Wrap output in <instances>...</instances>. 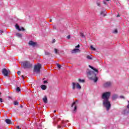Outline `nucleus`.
Returning <instances> with one entry per match:
<instances>
[{
    "mask_svg": "<svg viewBox=\"0 0 129 129\" xmlns=\"http://www.w3.org/2000/svg\"><path fill=\"white\" fill-rule=\"evenodd\" d=\"M111 86V83L110 82H107L104 84V87H109Z\"/></svg>",
    "mask_w": 129,
    "mask_h": 129,
    "instance_id": "obj_9",
    "label": "nucleus"
},
{
    "mask_svg": "<svg viewBox=\"0 0 129 129\" xmlns=\"http://www.w3.org/2000/svg\"><path fill=\"white\" fill-rule=\"evenodd\" d=\"M75 48H80V45L78 44L75 47Z\"/></svg>",
    "mask_w": 129,
    "mask_h": 129,
    "instance_id": "obj_28",
    "label": "nucleus"
},
{
    "mask_svg": "<svg viewBox=\"0 0 129 129\" xmlns=\"http://www.w3.org/2000/svg\"><path fill=\"white\" fill-rule=\"evenodd\" d=\"M89 67H90V68H91V69L94 70V71H95V72H98V70H97V69L94 68L93 67L89 66Z\"/></svg>",
    "mask_w": 129,
    "mask_h": 129,
    "instance_id": "obj_14",
    "label": "nucleus"
},
{
    "mask_svg": "<svg viewBox=\"0 0 129 129\" xmlns=\"http://www.w3.org/2000/svg\"><path fill=\"white\" fill-rule=\"evenodd\" d=\"M79 82H83V83L85 82L84 80H81L80 79H79Z\"/></svg>",
    "mask_w": 129,
    "mask_h": 129,
    "instance_id": "obj_24",
    "label": "nucleus"
},
{
    "mask_svg": "<svg viewBox=\"0 0 129 129\" xmlns=\"http://www.w3.org/2000/svg\"><path fill=\"white\" fill-rule=\"evenodd\" d=\"M103 103L105 107H106V110H109L110 109L111 104L108 100H103Z\"/></svg>",
    "mask_w": 129,
    "mask_h": 129,
    "instance_id": "obj_1",
    "label": "nucleus"
},
{
    "mask_svg": "<svg viewBox=\"0 0 129 129\" xmlns=\"http://www.w3.org/2000/svg\"><path fill=\"white\" fill-rule=\"evenodd\" d=\"M108 1H109V0H104L103 3H104V5H106V2H108Z\"/></svg>",
    "mask_w": 129,
    "mask_h": 129,
    "instance_id": "obj_25",
    "label": "nucleus"
},
{
    "mask_svg": "<svg viewBox=\"0 0 129 129\" xmlns=\"http://www.w3.org/2000/svg\"><path fill=\"white\" fill-rule=\"evenodd\" d=\"M57 128H61V125H58L57 126Z\"/></svg>",
    "mask_w": 129,
    "mask_h": 129,
    "instance_id": "obj_37",
    "label": "nucleus"
},
{
    "mask_svg": "<svg viewBox=\"0 0 129 129\" xmlns=\"http://www.w3.org/2000/svg\"><path fill=\"white\" fill-rule=\"evenodd\" d=\"M77 52H80V50H79V49L75 48L72 51V53H77Z\"/></svg>",
    "mask_w": 129,
    "mask_h": 129,
    "instance_id": "obj_11",
    "label": "nucleus"
},
{
    "mask_svg": "<svg viewBox=\"0 0 129 129\" xmlns=\"http://www.w3.org/2000/svg\"><path fill=\"white\" fill-rule=\"evenodd\" d=\"M17 74H18V75H20V74H21V71H18L17 72Z\"/></svg>",
    "mask_w": 129,
    "mask_h": 129,
    "instance_id": "obj_32",
    "label": "nucleus"
},
{
    "mask_svg": "<svg viewBox=\"0 0 129 129\" xmlns=\"http://www.w3.org/2000/svg\"><path fill=\"white\" fill-rule=\"evenodd\" d=\"M109 96H110V92H106L103 93L102 99H103V100H108V99H109Z\"/></svg>",
    "mask_w": 129,
    "mask_h": 129,
    "instance_id": "obj_3",
    "label": "nucleus"
},
{
    "mask_svg": "<svg viewBox=\"0 0 129 129\" xmlns=\"http://www.w3.org/2000/svg\"><path fill=\"white\" fill-rule=\"evenodd\" d=\"M90 48L91 50H92L93 51H95V50H96L95 48L93 47V46L92 45H91Z\"/></svg>",
    "mask_w": 129,
    "mask_h": 129,
    "instance_id": "obj_17",
    "label": "nucleus"
},
{
    "mask_svg": "<svg viewBox=\"0 0 129 129\" xmlns=\"http://www.w3.org/2000/svg\"><path fill=\"white\" fill-rule=\"evenodd\" d=\"M73 89H75V88H77V89H81V86L79 84V83H77V84L75 83H73Z\"/></svg>",
    "mask_w": 129,
    "mask_h": 129,
    "instance_id": "obj_5",
    "label": "nucleus"
},
{
    "mask_svg": "<svg viewBox=\"0 0 129 129\" xmlns=\"http://www.w3.org/2000/svg\"><path fill=\"white\" fill-rule=\"evenodd\" d=\"M16 36H17V37H19V38H22V35L21 34V33H17Z\"/></svg>",
    "mask_w": 129,
    "mask_h": 129,
    "instance_id": "obj_16",
    "label": "nucleus"
},
{
    "mask_svg": "<svg viewBox=\"0 0 129 129\" xmlns=\"http://www.w3.org/2000/svg\"><path fill=\"white\" fill-rule=\"evenodd\" d=\"M45 54L46 55H50V53L49 52H46Z\"/></svg>",
    "mask_w": 129,
    "mask_h": 129,
    "instance_id": "obj_38",
    "label": "nucleus"
},
{
    "mask_svg": "<svg viewBox=\"0 0 129 129\" xmlns=\"http://www.w3.org/2000/svg\"><path fill=\"white\" fill-rule=\"evenodd\" d=\"M16 91H17V92H20V91H21V89L20 88V87H17V88H16Z\"/></svg>",
    "mask_w": 129,
    "mask_h": 129,
    "instance_id": "obj_19",
    "label": "nucleus"
},
{
    "mask_svg": "<svg viewBox=\"0 0 129 129\" xmlns=\"http://www.w3.org/2000/svg\"><path fill=\"white\" fill-rule=\"evenodd\" d=\"M128 104L127 105V108L129 109V101H128Z\"/></svg>",
    "mask_w": 129,
    "mask_h": 129,
    "instance_id": "obj_36",
    "label": "nucleus"
},
{
    "mask_svg": "<svg viewBox=\"0 0 129 129\" xmlns=\"http://www.w3.org/2000/svg\"><path fill=\"white\" fill-rule=\"evenodd\" d=\"M76 104V102H74L72 105V107H73V106L75 105Z\"/></svg>",
    "mask_w": 129,
    "mask_h": 129,
    "instance_id": "obj_27",
    "label": "nucleus"
},
{
    "mask_svg": "<svg viewBox=\"0 0 129 129\" xmlns=\"http://www.w3.org/2000/svg\"><path fill=\"white\" fill-rule=\"evenodd\" d=\"M2 73L4 75V76H8L9 73H10V70H7L6 69H4L2 70Z\"/></svg>",
    "mask_w": 129,
    "mask_h": 129,
    "instance_id": "obj_6",
    "label": "nucleus"
},
{
    "mask_svg": "<svg viewBox=\"0 0 129 129\" xmlns=\"http://www.w3.org/2000/svg\"><path fill=\"white\" fill-rule=\"evenodd\" d=\"M22 77L24 79V76L23 75L22 76Z\"/></svg>",
    "mask_w": 129,
    "mask_h": 129,
    "instance_id": "obj_43",
    "label": "nucleus"
},
{
    "mask_svg": "<svg viewBox=\"0 0 129 129\" xmlns=\"http://www.w3.org/2000/svg\"><path fill=\"white\" fill-rule=\"evenodd\" d=\"M98 80V78H97V77H95V79H94V82H97Z\"/></svg>",
    "mask_w": 129,
    "mask_h": 129,
    "instance_id": "obj_22",
    "label": "nucleus"
},
{
    "mask_svg": "<svg viewBox=\"0 0 129 129\" xmlns=\"http://www.w3.org/2000/svg\"><path fill=\"white\" fill-rule=\"evenodd\" d=\"M87 59H88L89 60H92V57H91V56H90V55H88L87 56Z\"/></svg>",
    "mask_w": 129,
    "mask_h": 129,
    "instance_id": "obj_18",
    "label": "nucleus"
},
{
    "mask_svg": "<svg viewBox=\"0 0 129 129\" xmlns=\"http://www.w3.org/2000/svg\"><path fill=\"white\" fill-rule=\"evenodd\" d=\"M29 45L30 46H32V47H36V46H37V42H35L31 40L29 42Z\"/></svg>",
    "mask_w": 129,
    "mask_h": 129,
    "instance_id": "obj_7",
    "label": "nucleus"
},
{
    "mask_svg": "<svg viewBox=\"0 0 129 129\" xmlns=\"http://www.w3.org/2000/svg\"><path fill=\"white\" fill-rule=\"evenodd\" d=\"M54 51L55 54H57L58 53V50L57 49H54Z\"/></svg>",
    "mask_w": 129,
    "mask_h": 129,
    "instance_id": "obj_26",
    "label": "nucleus"
},
{
    "mask_svg": "<svg viewBox=\"0 0 129 129\" xmlns=\"http://www.w3.org/2000/svg\"><path fill=\"white\" fill-rule=\"evenodd\" d=\"M40 87L42 90H46V89H47V86H46V85H42Z\"/></svg>",
    "mask_w": 129,
    "mask_h": 129,
    "instance_id": "obj_12",
    "label": "nucleus"
},
{
    "mask_svg": "<svg viewBox=\"0 0 129 129\" xmlns=\"http://www.w3.org/2000/svg\"><path fill=\"white\" fill-rule=\"evenodd\" d=\"M21 107H23V106L21 105Z\"/></svg>",
    "mask_w": 129,
    "mask_h": 129,
    "instance_id": "obj_47",
    "label": "nucleus"
},
{
    "mask_svg": "<svg viewBox=\"0 0 129 129\" xmlns=\"http://www.w3.org/2000/svg\"><path fill=\"white\" fill-rule=\"evenodd\" d=\"M15 27L16 29L18 30V31H25V28H24V27L20 28V26L18 24H16Z\"/></svg>",
    "mask_w": 129,
    "mask_h": 129,
    "instance_id": "obj_8",
    "label": "nucleus"
},
{
    "mask_svg": "<svg viewBox=\"0 0 129 129\" xmlns=\"http://www.w3.org/2000/svg\"><path fill=\"white\" fill-rule=\"evenodd\" d=\"M98 6H100V4L99 3H97Z\"/></svg>",
    "mask_w": 129,
    "mask_h": 129,
    "instance_id": "obj_41",
    "label": "nucleus"
},
{
    "mask_svg": "<svg viewBox=\"0 0 129 129\" xmlns=\"http://www.w3.org/2000/svg\"><path fill=\"white\" fill-rule=\"evenodd\" d=\"M77 109V106H75L74 108V111L76 110Z\"/></svg>",
    "mask_w": 129,
    "mask_h": 129,
    "instance_id": "obj_30",
    "label": "nucleus"
},
{
    "mask_svg": "<svg viewBox=\"0 0 129 129\" xmlns=\"http://www.w3.org/2000/svg\"><path fill=\"white\" fill-rule=\"evenodd\" d=\"M53 112H54V113H55V112H56V110H54V111H53Z\"/></svg>",
    "mask_w": 129,
    "mask_h": 129,
    "instance_id": "obj_44",
    "label": "nucleus"
},
{
    "mask_svg": "<svg viewBox=\"0 0 129 129\" xmlns=\"http://www.w3.org/2000/svg\"><path fill=\"white\" fill-rule=\"evenodd\" d=\"M117 98V95H113L112 97V100H115Z\"/></svg>",
    "mask_w": 129,
    "mask_h": 129,
    "instance_id": "obj_15",
    "label": "nucleus"
},
{
    "mask_svg": "<svg viewBox=\"0 0 129 129\" xmlns=\"http://www.w3.org/2000/svg\"><path fill=\"white\" fill-rule=\"evenodd\" d=\"M42 68V64L37 63L34 66V72L35 73H40L41 72V69Z\"/></svg>",
    "mask_w": 129,
    "mask_h": 129,
    "instance_id": "obj_2",
    "label": "nucleus"
},
{
    "mask_svg": "<svg viewBox=\"0 0 129 129\" xmlns=\"http://www.w3.org/2000/svg\"><path fill=\"white\" fill-rule=\"evenodd\" d=\"M71 37L70 36V35H68V36H67V38H68V39H70Z\"/></svg>",
    "mask_w": 129,
    "mask_h": 129,
    "instance_id": "obj_34",
    "label": "nucleus"
},
{
    "mask_svg": "<svg viewBox=\"0 0 129 129\" xmlns=\"http://www.w3.org/2000/svg\"><path fill=\"white\" fill-rule=\"evenodd\" d=\"M56 66L57 67H58V68H59L60 69V68H61V65H60V64L59 63H57L56 64Z\"/></svg>",
    "mask_w": 129,
    "mask_h": 129,
    "instance_id": "obj_23",
    "label": "nucleus"
},
{
    "mask_svg": "<svg viewBox=\"0 0 129 129\" xmlns=\"http://www.w3.org/2000/svg\"><path fill=\"white\" fill-rule=\"evenodd\" d=\"M117 17H119V15H118L117 16Z\"/></svg>",
    "mask_w": 129,
    "mask_h": 129,
    "instance_id": "obj_45",
    "label": "nucleus"
},
{
    "mask_svg": "<svg viewBox=\"0 0 129 129\" xmlns=\"http://www.w3.org/2000/svg\"><path fill=\"white\" fill-rule=\"evenodd\" d=\"M77 101H78V100H76V102H77Z\"/></svg>",
    "mask_w": 129,
    "mask_h": 129,
    "instance_id": "obj_46",
    "label": "nucleus"
},
{
    "mask_svg": "<svg viewBox=\"0 0 129 129\" xmlns=\"http://www.w3.org/2000/svg\"><path fill=\"white\" fill-rule=\"evenodd\" d=\"M5 121L8 123V124H11V123H12V121L10 120V119H6Z\"/></svg>",
    "mask_w": 129,
    "mask_h": 129,
    "instance_id": "obj_13",
    "label": "nucleus"
},
{
    "mask_svg": "<svg viewBox=\"0 0 129 129\" xmlns=\"http://www.w3.org/2000/svg\"><path fill=\"white\" fill-rule=\"evenodd\" d=\"M49 22H52V19H50Z\"/></svg>",
    "mask_w": 129,
    "mask_h": 129,
    "instance_id": "obj_42",
    "label": "nucleus"
},
{
    "mask_svg": "<svg viewBox=\"0 0 129 129\" xmlns=\"http://www.w3.org/2000/svg\"><path fill=\"white\" fill-rule=\"evenodd\" d=\"M22 65L24 67V68L26 69V68H32V67H33V65H32V64H31L30 63V62L29 61H23L22 62Z\"/></svg>",
    "mask_w": 129,
    "mask_h": 129,
    "instance_id": "obj_4",
    "label": "nucleus"
},
{
    "mask_svg": "<svg viewBox=\"0 0 129 129\" xmlns=\"http://www.w3.org/2000/svg\"><path fill=\"white\" fill-rule=\"evenodd\" d=\"M17 128H18V129H21V128L20 127V126H17Z\"/></svg>",
    "mask_w": 129,
    "mask_h": 129,
    "instance_id": "obj_40",
    "label": "nucleus"
},
{
    "mask_svg": "<svg viewBox=\"0 0 129 129\" xmlns=\"http://www.w3.org/2000/svg\"><path fill=\"white\" fill-rule=\"evenodd\" d=\"M0 102H3V98H0Z\"/></svg>",
    "mask_w": 129,
    "mask_h": 129,
    "instance_id": "obj_33",
    "label": "nucleus"
},
{
    "mask_svg": "<svg viewBox=\"0 0 129 129\" xmlns=\"http://www.w3.org/2000/svg\"><path fill=\"white\" fill-rule=\"evenodd\" d=\"M61 123H62V124L65 123V121H64V120H62V121H61Z\"/></svg>",
    "mask_w": 129,
    "mask_h": 129,
    "instance_id": "obj_39",
    "label": "nucleus"
},
{
    "mask_svg": "<svg viewBox=\"0 0 129 129\" xmlns=\"http://www.w3.org/2000/svg\"><path fill=\"white\" fill-rule=\"evenodd\" d=\"M42 100L44 103H48V99L47 98V96H44Z\"/></svg>",
    "mask_w": 129,
    "mask_h": 129,
    "instance_id": "obj_10",
    "label": "nucleus"
},
{
    "mask_svg": "<svg viewBox=\"0 0 129 129\" xmlns=\"http://www.w3.org/2000/svg\"><path fill=\"white\" fill-rule=\"evenodd\" d=\"M14 104L15 105H19V102H18V101H15L14 102Z\"/></svg>",
    "mask_w": 129,
    "mask_h": 129,
    "instance_id": "obj_20",
    "label": "nucleus"
},
{
    "mask_svg": "<svg viewBox=\"0 0 129 129\" xmlns=\"http://www.w3.org/2000/svg\"><path fill=\"white\" fill-rule=\"evenodd\" d=\"M80 35H81V36L82 37V38H84V34H83V32H81Z\"/></svg>",
    "mask_w": 129,
    "mask_h": 129,
    "instance_id": "obj_21",
    "label": "nucleus"
},
{
    "mask_svg": "<svg viewBox=\"0 0 129 129\" xmlns=\"http://www.w3.org/2000/svg\"><path fill=\"white\" fill-rule=\"evenodd\" d=\"M113 33H115V34L117 33V30L115 29Z\"/></svg>",
    "mask_w": 129,
    "mask_h": 129,
    "instance_id": "obj_29",
    "label": "nucleus"
},
{
    "mask_svg": "<svg viewBox=\"0 0 129 129\" xmlns=\"http://www.w3.org/2000/svg\"><path fill=\"white\" fill-rule=\"evenodd\" d=\"M55 42H56V40L53 39L52 40V43H55Z\"/></svg>",
    "mask_w": 129,
    "mask_h": 129,
    "instance_id": "obj_35",
    "label": "nucleus"
},
{
    "mask_svg": "<svg viewBox=\"0 0 129 129\" xmlns=\"http://www.w3.org/2000/svg\"><path fill=\"white\" fill-rule=\"evenodd\" d=\"M43 83L45 84H46V83H48V81H44V82H43Z\"/></svg>",
    "mask_w": 129,
    "mask_h": 129,
    "instance_id": "obj_31",
    "label": "nucleus"
}]
</instances>
